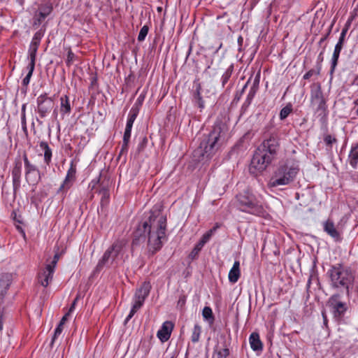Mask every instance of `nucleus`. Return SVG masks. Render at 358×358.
I'll use <instances>...</instances> for the list:
<instances>
[{
    "label": "nucleus",
    "mask_w": 358,
    "mask_h": 358,
    "mask_svg": "<svg viewBox=\"0 0 358 358\" xmlns=\"http://www.w3.org/2000/svg\"><path fill=\"white\" fill-rule=\"evenodd\" d=\"M166 216L160 210H151L133 233L132 245L137 246L148 241L149 255H154L162 248V239L166 237Z\"/></svg>",
    "instance_id": "1"
},
{
    "label": "nucleus",
    "mask_w": 358,
    "mask_h": 358,
    "mask_svg": "<svg viewBox=\"0 0 358 358\" xmlns=\"http://www.w3.org/2000/svg\"><path fill=\"white\" fill-rule=\"evenodd\" d=\"M229 129L226 122L221 120H216L210 132L203 136L199 146L195 152L201 157H212L227 141Z\"/></svg>",
    "instance_id": "2"
},
{
    "label": "nucleus",
    "mask_w": 358,
    "mask_h": 358,
    "mask_svg": "<svg viewBox=\"0 0 358 358\" xmlns=\"http://www.w3.org/2000/svg\"><path fill=\"white\" fill-rule=\"evenodd\" d=\"M238 211L256 217L266 218L268 213L261 196L247 189L238 193L232 201Z\"/></svg>",
    "instance_id": "3"
},
{
    "label": "nucleus",
    "mask_w": 358,
    "mask_h": 358,
    "mask_svg": "<svg viewBox=\"0 0 358 358\" xmlns=\"http://www.w3.org/2000/svg\"><path fill=\"white\" fill-rule=\"evenodd\" d=\"M299 171V163L294 159L280 162L274 170L268 186L271 188L289 186L295 181Z\"/></svg>",
    "instance_id": "4"
},
{
    "label": "nucleus",
    "mask_w": 358,
    "mask_h": 358,
    "mask_svg": "<svg viewBox=\"0 0 358 358\" xmlns=\"http://www.w3.org/2000/svg\"><path fill=\"white\" fill-rule=\"evenodd\" d=\"M327 275L329 279L330 287L338 290H345L348 294L350 286L355 280V274L350 266L342 263L331 265Z\"/></svg>",
    "instance_id": "5"
},
{
    "label": "nucleus",
    "mask_w": 358,
    "mask_h": 358,
    "mask_svg": "<svg viewBox=\"0 0 358 358\" xmlns=\"http://www.w3.org/2000/svg\"><path fill=\"white\" fill-rule=\"evenodd\" d=\"M310 103L315 107V113L320 117V122L325 123L329 110L320 83H313L310 85Z\"/></svg>",
    "instance_id": "6"
},
{
    "label": "nucleus",
    "mask_w": 358,
    "mask_h": 358,
    "mask_svg": "<svg viewBox=\"0 0 358 358\" xmlns=\"http://www.w3.org/2000/svg\"><path fill=\"white\" fill-rule=\"evenodd\" d=\"M275 160L259 147L255 151L249 167L250 173L258 176L263 173Z\"/></svg>",
    "instance_id": "7"
},
{
    "label": "nucleus",
    "mask_w": 358,
    "mask_h": 358,
    "mask_svg": "<svg viewBox=\"0 0 358 358\" xmlns=\"http://www.w3.org/2000/svg\"><path fill=\"white\" fill-rule=\"evenodd\" d=\"M271 157L277 159L280 148V136L278 131H273L258 146Z\"/></svg>",
    "instance_id": "8"
},
{
    "label": "nucleus",
    "mask_w": 358,
    "mask_h": 358,
    "mask_svg": "<svg viewBox=\"0 0 358 358\" xmlns=\"http://www.w3.org/2000/svg\"><path fill=\"white\" fill-rule=\"evenodd\" d=\"M76 164L74 160H71L66 177L57 191V194L60 195L62 200L64 199L68 190L73 185L74 182H76Z\"/></svg>",
    "instance_id": "9"
},
{
    "label": "nucleus",
    "mask_w": 358,
    "mask_h": 358,
    "mask_svg": "<svg viewBox=\"0 0 358 358\" xmlns=\"http://www.w3.org/2000/svg\"><path fill=\"white\" fill-rule=\"evenodd\" d=\"M327 305L334 317L337 320L343 319L348 310L347 303L341 301L339 294H334L331 296L327 301Z\"/></svg>",
    "instance_id": "10"
},
{
    "label": "nucleus",
    "mask_w": 358,
    "mask_h": 358,
    "mask_svg": "<svg viewBox=\"0 0 358 358\" xmlns=\"http://www.w3.org/2000/svg\"><path fill=\"white\" fill-rule=\"evenodd\" d=\"M37 112L41 118H44L54 106V100L52 97H49L47 93H44L38 96L36 99Z\"/></svg>",
    "instance_id": "11"
},
{
    "label": "nucleus",
    "mask_w": 358,
    "mask_h": 358,
    "mask_svg": "<svg viewBox=\"0 0 358 358\" xmlns=\"http://www.w3.org/2000/svg\"><path fill=\"white\" fill-rule=\"evenodd\" d=\"M53 6L50 1L41 3L34 16V26H39L43 21L52 13Z\"/></svg>",
    "instance_id": "12"
},
{
    "label": "nucleus",
    "mask_w": 358,
    "mask_h": 358,
    "mask_svg": "<svg viewBox=\"0 0 358 358\" xmlns=\"http://www.w3.org/2000/svg\"><path fill=\"white\" fill-rule=\"evenodd\" d=\"M56 264V260L52 261L50 264H47L44 269L38 273V282L42 286L46 287L48 286L50 282L52 281Z\"/></svg>",
    "instance_id": "13"
},
{
    "label": "nucleus",
    "mask_w": 358,
    "mask_h": 358,
    "mask_svg": "<svg viewBox=\"0 0 358 358\" xmlns=\"http://www.w3.org/2000/svg\"><path fill=\"white\" fill-rule=\"evenodd\" d=\"M324 231L328 234L335 242L340 243L343 240V232L339 230L331 219H327L322 223Z\"/></svg>",
    "instance_id": "14"
},
{
    "label": "nucleus",
    "mask_w": 358,
    "mask_h": 358,
    "mask_svg": "<svg viewBox=\"0 0 358 358\" xmlns=\"http://www.w3.org/2000/svg\"><path fill=\"white\" fill-rule=\"evenodd\" d=\"M174 324L171 321H165L157 333V336L162 343L167 341L171 335Z\"/></svg>",
    "instance_id": "15"
},
{
    "label": "nucleus",
    "mask_w": 358,
    "mask_h": 358,
    "mask_svg": "<svg viewBox=\"0 0 358 358\" xmlns=\"http://www.w3.org/2000/svg\"><path fill=\"white\" fill-rule=\"evenodd\" d=\"M345 42V39L338 38L337 43L336 44L334 50V52L331 59V68H330V73L333 74L334 72L338 62V59L340 57L341 52L343 48L344 43Z\"/></svg>",
    "instance_id": "16"
},
{
    "label": "nucleus",
    "mask_w": 358,
    "mask_h": 358,
    "mask_svg": "<svg viewBox=\"0 0 358 358\" xmlns=\"http://www.w3.org/2000/svg\"><path fill=\"white\" fill-rule=\"evenodd\" d=\"M152 286L149 281L143 282L141 287L138 288L133 297V300H139L141 301L145 302L146 298L148 296Z\"/></svg>",
    "instance_id": "17"
},
{
    "label": "nucleus",
    "mask_w": 358,
    "mask_h": 358,
    "mask_svg": "<svg viewBox=\"0 0 358 358\" xmlns=\"http://www.w3.org/2000/svg\"><path fill=\"white\" fill-rule=\"evenodd\" d=\"M348 162L353 169L358 167V142L352 144L348 156Z\"/></svg>",
    "instance_id": "18"
},
{
    "label": "nucleus",
    "mask_w": 358,
    "mask_h": 358,
    "mask_svg": "<svg viewBox=\"0 0 358 358\" xmlns=\"http://www.w3.org/2000/svg\"><path fill=\"white\" fill-rule=\"evenodd\" d=\"M60 114L62 118L65 115H69L71 112V105L70 103L69 97L65 94L60 97Z\"/></svg>",
    "instance_id": "19"
},
{
    "label": "nucleus",
    "mask_w": 358,
    "mask_h": 358,
    "mask_svg": "<svg viewBox=\"0 0 358 358\" xmlns=\"http://www.w3.org/2000/svg\"><path fill=\"white\" fill-rule=\"evenodd\" d=\"M192 102L198 106L201 110L205 106L203 97L201 96V85L199 83L196 85V88L192 94Z\"/></svg>",
    "instance_id": "20"
},
{
    "label": "nucleus",
    "mask_w": 358,
    "mask_h": 358,
    "mask_svg": "<svg viewBox=\"0 0 358 358\" xmlns=\"http://www.w3.org/2000/svg\"><path fill=\"white\" fill-rule=\"evenodd\" d=\"M249 343L250 348L253 351H262L263 350V344L260 340L259 334L257 332H252L249 337Z\"/></svg>",
    "instance_id": "21"
},
{
    "label": "nucleus",
    "mask_w": 358,
    "mask_h": 358,
    "mask_svg": "<svg viewBox=\"0 0 358 358\" xmlns=\"http://www.w3.org/2000/svg\"><path fill=\"white\" fill-rule=\"evenodd\" d=\"M124 246V242L122 241L117 240L108 248L112 255V262H114L122 253Z\"/></svg>",
    "instance_id": "22"
},
{
    "label": "nucleus",
    "mask_w": 358,
    "mask_h": 358,
    "mask_svg": "<svg viewBox=\"0 0 358 358\" xmlns=\"http://www.w3.org/2000/svg\"><path fill=\"white\" fill-rule=\"evenodd\" d=\"M241 276V270H240V262L238 260H236L233 264L232 268L230 269L228 275L229 281L231 283H236L238 282L239 278Z\"/></svg>",
    "instance_id": "23"
},
{
    "label": "nucleus",
    "mask_w": 358,
    "mask_h": 358,
    "mask_svg": "<svg viewBox=\"0 0 358 358\" xmlns=\"http://www.w3.org/2000/svg\"><path fill=\"white\" fill-rule=\"evenodd\" d=\"M35 69V64H28L27 70L28 71L27 76L23 78L22 81V87L21 89L22 92L26 94L28 89V85L30 83L31 78L33 75Z\"/></svg>",
    "instance_id": "24"
},
{
    "label": "nucleus",
    "mask_w": 358,
    "mask_h": 358,
    "mask_svg": "<svg viewBox=\"0 0 358 358\" xmlns=\"http://www.w3.org/2000/svg\"><path fill=\"white\" fill-rule=\"evenodd\" d=\"M39 146L41 149L44 151V162L49 166L52 161V150L48 143L45 141H41L39 143Z\"/></svg>",
    "instance_id": "25"
},
{
    "label": "nucleus",
    "mask_w": 358,
    "mask_h": 358,
    "mask_svg": "<svg viewBox=\"0 0 358 358\" xmlns=\"http://www.w3.org/2000/svg\"><path fill=\"white\" fill-rule=\"evenodd\" d=\"M323 142L325 145L326 150L328 152H331L333 145L336 143L338 140L335 136L327 133L323 135Z\"/></svg>",
    "instance_id": "26"
},
{
    "label": "nucleus",
    "mask_w": 358,
    "mask_h": 358,
    "mask_svg": "<svg viewBox=\"0 0 358 358\" xmlns=\"http://www.w3.org/2000/svg\"><path fill=\"white\" fill-rule=\"evenodd\" d=\"M22 159L24 166V175H28L29 173L36 172L39 169L34 164H32L28 159L27 155L24 152L22 155Z\"/></svg>",
    "instance_id": "27"
},
{
    "label": "nucleus",
    "mask_w": 358,
    "mask_h": 358,
    "mask_svg": "<svg viewBox=\"0 0 358 358\" xmlns=\"http://www.w3.org/2000/svg\"><path fill=\"white\" fill-rule=\"evenodd\" d=\"M22 163L20 157H16L13 162V167L11 170V176L21 178L22 177Z\"/></svg>",
    "instance_id": "28"
},
{
    "label": "nucleus",
    "mask_w": 358,
    "mask_h": 358,
    "mask_svg": "<svg viewBox=\"0 0 358 358\" xmlns=\"http://www.w3.org/2000/svg\"><path fill=\"white\" fill-rule=\"evenodd\" d=\"M25 180L29 185L35 186L41 179V172L38 170L36 172L29 173L28 175H24Z\"/></svg>",
    "instance_id": "29"
},
{
    "label": "nucleus",
    "mask_w": 358,
    "mask_h": 358,
    "mask_svg": "<svg viewBox=\"0 0 358 358\" xmlns=\"http://www.w3.org/2000/svg\"><path fill=\"white\" fill-rule=\"evenodd\" d=\"M109 262H110V264L113 263L112 262V255L110 254V250H109V248H108L103 253L101 259H99L96 265V268L98 270H101L105 265H106Z\"/></svg>",
    "instance_id": "30"
},
{
    "label": "nucleus",
    "mask_w": 358,
    "mask_h": 358,
    "mask_svg": "<svg viewBox=\"0 0 358 358\" xmlns=\"http://www.w3.org/2000/svg\"><path fill=\"white\" fill-rule=\"evenodd\" d=\"M234 64H231L227 69L225 70V71L223 73V74L221 76L220 81L222 84V87L224 88L227 83L229 82L230 78L231 77V75L234 72Z\"/></svg>",
    "instance_id": "31"
},
{
    "label": "nucleus",
    "mask_w": 358,
    "mask_h": 358,
    "mask_svg": "<svg viewBox=\"0 0 358 358\" xmlns=\"http://www.w3.org/2000/svg\"><path fill=\"white\" fill-rule=\"evenodd\" d=\"M99 194L101 196L100 201L101 206L108 205L110 200V192L108 187L106 186L101 187V188L99 189Z\"/></svg>",
    "instance_id": "32"
},
{
    "label": "nucleus",
    "mask_w": 358,
    "mask_h": 358,
    "mask_svg": "<svg viewBox=\"0 0 358 358\" xmlns=\"http://www.w3.org/2000/svg\"><path fill=\"white\" fill-rule=\"evenodd\" d=\"M143 303L144 302L139 300H133L132 307L124 320L125 323L128 322L132 318L134 314L143 306Z\"/></svg>",
    "instance_id": "33"
},
{
    "label": "nucleus",
    "mask_w": 358,
    "mask_h": 358,
    "mask_svg": "<svg viewBox=\"0 0 358 358\" xmlns=\"http://www.w3.org/2000/svg\"><path fill=\"white\" fill-rule=\"evenodd\" d=\"M322 65L319 62L316 65L315 69H311L307 71L303 76V80H310L312 77L315 76V78L320 74Z\"/></svg>",
    "instance_id": "34"
},
{
    "label": "nucleus",
    "mask_w": 358,
    "mask_h": 358,
    "mask_svg": "<svg viewBox=\"0 0 358 358\" xmlns=\"http://www.w3.org/2000/svg\"><path fill=\"white\" fill-rule=\"evenodd\" d=\"M201 331V327L198 323L195 324L191 335V341L192 343H196L199 341Z\"/></svg>",
    "instance_id": "35"
},
{
    "label": "nucleus",
    "mask_w": 358,
    "mask_h": 358,
    "mask_svg": "<svg viewBox=\"0 0 358 358\" xmlns=\"http://www.w3.org/2000/svg\"><path fill=\"white\" fill-rule=\"evenodd\" d=\"M44 32L45 31L42 29L37 31L34 34L29 45L38 48V47L41 44V39L44 36Z\"/></svg>",
    "instance_id": "36"
},
{
    "label": "nucleus",
    "mask_w": 358,
    "mask_h": 358,
    "mask_svg": "<svg viewBox=\"0 0 358 358\" xmlns=\"http://www.w3.org/2000/svg\"><path fill=\"white\" fill-rule=\"evenodd\" d=\"M229 355V349L227 347H224L219 350L215 349L212 358H227Z\"/></svg>",
    "instance_id": "37"
},
{
    "label": "nucleus",
    "mask_w": 358,
    "mask_h": 358,
    "mask_svg": "<svg viewBox=\"0 0 358 358\" xmlns=\"http://www.w3.org/2000/svg\"><path fill=\"white\" fill-rule=\"evenodd\" d=\"M38 49V48L29 45L28 50V59L29 60V64H36Z\"/></svg>",
    "instance_id": "38"
},
{
    "label": "nucleus",
    "mask_w": 358,
    "mask_h": 358,
    "mask_svg": "<svg viewBox=\"0 0 358 358\" xmlns=\"http://www.w3.org/2000/svg\"><path fill=\"white\" fill-rule=\"evenodd\" d=\"M13 199H16L21 185V178L12 177Z\"/></svg>",
    "instance_id": "39"
},
{
    "label": "nucleus",
    "mask_w": 358,
    "mask_h": 358,
    "mask_svg": "<svg viewBox=\"0 0 358 358\" xmlns=\"http://www.w3.org/2000/svg\"><path fill=\"white\" fill-rule=\"evenodd\" d=\"M202 315L203 318L208 320L209 322L213 323L214 321V316L211 308L209 306H205L202 311Z\"/></svg>",
    "instance_id": "40"
},
{
    "label": "nucleus",
    "mask_w": 358,
    "mask_h": 358,
    "mask_svg": "<svg viewBox=\"0 0 358 358\" xmlns=\"http://www.w3.org/2000/svg\"><path fill=\"white\" fill-rule=\"evenodd\" d=\"M101 176V173H100L97 178L92 180V181L89 183L88 189H90V192L93 191L96 187V185L100 182ZM93 198L94 194L90 192L89 199L92 200Z\"/></svg>",
    "instance_id": "41"
},
{
    "label": "nucleus",
    "mask_w": 358,
    "mask_h": 358,
    "mask_svg": "<svg viewBox=\"0 0 358 358\" xmlns=\"http://www.w3.org/2000/svg\"><path fill=\"white\" fill-rule=\"evenodd\" d=\"M139 111L136 108H131L127 117V124L133 125L134 121L136 120Z\"/></svg>",
    "instance_id": "42"
},
{
    "label": "nucleus",
    "mask_w": 358,
    "mask_h": 358,
    "mask_svg": "<svg viewBox=\"0 0 358 358\" xmlns=\"http://www.w3.org/2000/svg\"><path fill=\"white\" fill-rule=\"evenodd\" d=\"M292 111V105L289 104V105H287L286 106L283 107L280 111V114H279L280 119L281 120H285V118H287L288 117V115L291 113Z\"/></svg>",
    "instance_id": "43"
},
{
    "label": "nucleus",
    "mask_w": 358,
    "mask_h": 358,
    "mask_svg": "<svg viewBox=\"0 0 358 358\" xmlns=\"http://www.w3.org/2000/svg\"><path fill=\"white\" fill-rule=\"evenodd\" d=\"M258 90H254V89H250V91L247 95L246 99L244 103V106H249L251 103L254 97L255 96Z\"/></svg>",
    "instance_id": "44"
},
{
    "label": "nucleus",
    "mask_w": 358,
    "mask_h": 358,
    "mask_svg": "<svg viewBox=\"0 0 358 358\" xmlns=\"http://www.w3.org/2000/svg\"><path fill=\"white\" fill-rule=\"evenodd\" d=\"M203 245H200L199 243H197L195 246L194 247V248L192 249V250L191 251L190 254H189V257L192 259H195L199 252L201 250V249L203 248Z\"/></svg>",
    "instance_id": "45"
},
{
    "label": "nucleus",
    "mask_w": 358,
    "mask_h": 358,
    "mask_svg": "<svg viewBox=\"0 0 358 358\" xmlns=\"http://www.w3.org/2000/svg\"><path fill=\"white\" fill-rule=\"evenodd\" d=\"M149 31V27L148 25H144L140 30L138 36V41L141 42L143 41L148 35Z\"/></svg>",
    "instance_id": "46"
},
{
    "label": "nucleus",
    "mask_w": 358,
    "mask_h": 358,
    "mask_svg": "<svg viewBox=\"0 0 358 358\" xmlns=\"http://www.w3.org/2000/svg\"><path fill=\"white\" fill-rule=\"evenodd\" d=\"M145 94H141L137 98L135 103L133 105V106L131 107V108H136L137 109V110L140 111V109L143 105V103L144 101V99H145Z\"/></svg>",
    "instance_id": "47"
},
{
    "label": "nucleus",
    "mask_w": 358,
    "mask_h": 358,
    "mask_svg": "<svg viewBox=\"0 0 358 358\" xmlns=\"http://www.w3.org/2000/svg\"><path fill=\"white\" fill-rule=\"evenodd\" d=\"M64 329V325L59 323L57 327L55 329L54 335L52 338L51 344L52 345L57 337L62 333Z\"/></svg>",
    "instance_id": "48"
},
{
    "label": "nucleus",
    "mask_w": 358,
    "mask_h": 358,
    "mask_svg": "<svg viewBox=\"0 0 358 358\" xmlns=\"http://www.w3.org/2000/svg\"><path fill=\"white\" fill-rule=\"evenodd\" d=\"M77 59L78 57L71 51V50H69L66 60V66H70L73 64V62Z\"/></svg>",
    "instance_id": "49"
},
{
    "label": "nucleus",
    "mask_w": 358,
    "mask_h": 358,
    "mask_svg": "<svg viewBox=\"0 0 358 358\" xmlns=\"http://www.w3.org/2000/svg\"><path fill=\"white\" fill-rule=\"evenodd\" d=\"M211 237L212 231H207L202 236V237L201 238L198 243H199L200 245L204 246V245L210 239Z\"/></svg>",
    "instance_id": "50"
},
{
    "label": "nucleus",
    "mask_w": 358,
    "mask_h": 358,
    "mask_svg": "<svg viewBox=\"0 0 358 358\" xmlns=\"http://www.w3.org/2000/svg\"><path fill=\"white\" fill-rule=\"evenodd\" d=\"M260 82V71H258L255 77L253 79L252 85L250 87L251 89L258 90Z\"/></svg>",
    "instance_id": "51"
},
{
    "label": "nucleus",
    "mask_w": 358,
    "mask_h": 358,
    "mask_svg": "<svg viewBox=\"0 0 358 358\" xmlns=\"http://www.w3.org/2000/svg\"><path fill=\"white\" fill-rule=\"evenodd\" d=\"M187 297L185 295H180L179 296L178 301V306H180V308H182L186 303Z\"/></svg>",
    "instance_id": "52"
},
{
    "label": "nucleus",
    "mask_w": 358,
    "mask_h": 358,
    "mask_svg": "<svg viewBox=\"0 0 358 358\" xmlns=\"http://www.w3.org/2000/svg\"><path fill=\"white\" fill-rule=\"evenodd\" d=\"M21 125H22V129L24 133L25 134V135H27L28 130H27V127L26 117H21Z\"/></svg>",
    "instance_id": "53"
},
{
    "label": "nucleus",
    "mask_w": 358,
    "mask_h": 358,
    "mask_svg": "<svg viewBox=\"0 0 358 358\" xmlns=\"http://www.w3.org/2000/svg\"><path fill=\"white\" fill-rule=\"evenodd\" d=\"M131 135V134L124 132L122 144L124 145V147L129 145Z\"/></svg>",
    "instance_id": "54"
},
{
    "label": "nucleus",
    "mask_w": 358,
    "mask_h": 358,
    "mask_svg": "<svg viewBox=\"0 0 358 358\" xmlns=\"http://www.w3.org/2000/svg\"><path fill=\"white\" fill-rule=\"evenodd\" d=\"M128 149H129V145H127L126 147H124V145L122 144L120 151L119 152L117 159H119L124 155H126L128 152Z\"/></svg>",
    "instance_id": "55"
},
{
    "label": "nucleus",
    "mask_w": 358,
    "mask_h": 358,
    "mask_svg": "<svg viewBox=\"0 0 358 358\" xmlns=\"http://www.w3.org/2000/svg\"><path fill=\"white\" fill-rule=\"evenodd\" d=\"M78 297H79V296H77L75 298V299L73 300V301L72 302V303H71V306H70V308H69V312L70 313H72V312L74 310L75 307H76V305L77 301H78Z\"/></svg>",
    "instance_id": "56"
},
{
    "label": "nucleus",
    "mask_w": 358,
    "mask_h": 358,
    "mask_svg": "<svg viewBox=\"0 0 358 358\" xmlns=\"http://www.w3.org/2000/svg\"><path fill=\"white\" fill-rule=\"evenodd\" d=\"M348 30L349 29L347 27H343L341 31L339 38L345 39V36H346V34H347Z\"/></svg>",
    "instance_id": "57"
},
{
    "label": "nucleus",
    "mask_w": 358,
    "mask_h": 358,
    "mask_svg": "<svg viewBox=\"0 0 358 358\" xmlns=\"http://www.w3.org/2000/svg\"><path fill=\"white\" fill-rule=\"evenodd\" d=\"M147 143H148V139H147V138H146V137H144V138H143V140H142L141 143L139 144V145H138V150L140 151V150H141V149H142L144 146H145V145H146V144H147Z\"/></svg>",
    "instance_id": "58"
},
{
    "label": "nucleus",
    "mask_w": 358,
    "mask_h": 358,
    "mask_svg": "<svg viewBox=\"0 0 358 358\" xmlns=\"http://www.w3.org/2000/svg\"><path fill=\"white\" fill-rule=\"evenodd\" d=\"M69 315H70V313H69V312L66 313V314L62 317V318L61 319V320H60L59 323L64 325V324H65L66 321L68 320V317L69 316Z\"/></svg>",
    "instance_id": "59"
},
{
    "label": "nucleus",
    "mask_w": 358,
    "mask_h": 358,
    "mask_svg": "<svg viewBox=\"0 0 358 358\" xmlns=\"http://www.w3.org/2000/svg\"><path fill=\"white\" fill-rule=\"evenodd\" d=\"M26 108H27V104L26 103L22 104V108H21V117H26Z\"/></svg>",
    "instance_id": "60"
},
{
    "label": "nucleus",
    "mask_w": 358,
    "mask_h": 358,
    "mask_svg": "<svg viewBox=\"0 0 358 358\" xmlns=\"http://www.w3.org/2000/svg\"><path fill=\"white\" fill-rule=\"evenodd\" d=\"M330 33V30L329 31V32L327 34H326L323 37H322L319 41V45H321L322 44V43H324L327 38H328L329 36V34Z\"/></svg>",
    "instance_id": "61"
},
{
    "label": "nucleus",
    "mask_w": 358,
    "mask_h": 358,
    "mask_svg": "<svg viewBox=\"0 0 358 358\" xmlns=\"http://www.w3.org/2000/svg\"><path fill=\"white\" fill-rule=\"evenodd\" d=\"M132 127H133V125H129V124H126L124 132L131 134Z\"/></svg>",
    "instance_id": "62"
},
{
    "label": "nucleus",
    "mask_w": 358,
    "mask_h": 358,
    "mask_svg": "<svg viewBox=\"0 0 358 358\" xmlns=\"http://www.w3.org/2000/svg\"><path fill=\"white\" fill-rule=\"evenodd\" d=\"M353 103L355 108V114L358 116V98L355 99Z\"/></svg>",
    "instance_id": "63"
},
{
    "label": "nucleus",
    "mask_w": 358,
    "mask_h": 358,
    "mask_svg": "<svg viewBox=\"0 0 358 358\" xmlns=\"http://www.w3.org/2000/svg\"><path fill=\"white\" fill-rule=\"evenodd\" d=\"M356 13L353 12V13H350V17H348V20L350 21L351 22H352V21L354 20V19L355 18V16H356Z\"/></svg>",
    "instance_id": "64"
}]
</instances>
